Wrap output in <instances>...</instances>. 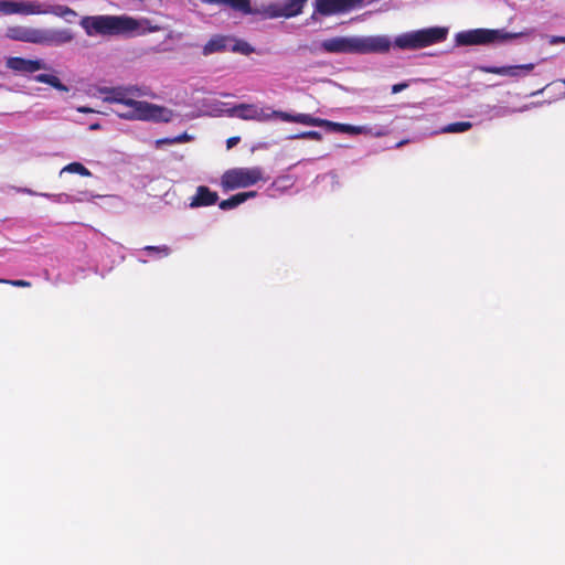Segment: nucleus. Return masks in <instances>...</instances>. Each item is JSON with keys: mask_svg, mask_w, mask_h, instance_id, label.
Masks as SVG:
<instances>
[{"mask_svg": "<svg viewBox=\"0 0 565 565\" xmlns=\"http://www.w3.org/2000/svg\"><path fill=\"white\" fill-rule=\"evenodd\" d=\"M140 95L137 87L111 88L105 100L125 106V110L117 111L118 116L125 119L169 121L171 111L164 107L150 104L148 102H139L134 99Z\"/></svg>", "mask_w": 565, "mask_h": 565, "instance_id": "obj_1", "label": "nucleus"}, {"mask_svg": "<svg viewBox=\"0 0 565 565\" xmlns=\"http://www.w3.org/2000/svg\"><path fill=\"white\" fill-rule=\"evenodd\" d=\"M391 46L392 42L385 35L337 36L321 42V49L328 53H387Z\"/></svg>", "mask_w": 565, "mask_h": 565, "instance_id": "obj_2", "label": "nucleus"}, {"mask_svg": "<svg viewBox=\"0 0 565 565\" xmlns=\"http://www.w3.org/2000/svg\"><path fill=\"white\" fill-rule=\"evenodd\" d=\"M6 36L12 41L45 46H60L74 40L70 29H43L28 25H12L6 30Z\"/></svg>", "mask_w": 565, "mask_h": 565, "instance_id": "obj_3", "label": "nucleus"}, {"mask_svg": "<svg viewBox=\"0 0 565 565\" xmlns=\"http://www.w3.org/2000/svg\"><path fill=\"white\" fill-rule=\"evenodd\" d=\"M81 25L88 36L132 34L139 29V22L127 15L84 17Z\"/></svg>", "mask_w": 565, "mask_h": 565, "instance_id": "obj_4", "label": "nucleus"}, {"mask_svg": "<svg viewBox=\"0 0 565 565\" xmlns=\"http://www.w3.org/2000/svg\"><path fill=\"white\" fill-rule=\"evenodd\" d=\"M2 15H44L53 14L60 18L76 17L72 8L64 4H46L39 0H0Z\"/></svg>", "mask_w": 565, "mask_h": 565, "instance_id": "obj_5", "label": "nucleus"}, {"mask_svg": "<svg viewBox=\"0 0 565 565\" xmlns=\"http://www.w3.org/2000/svg\"><path fill=\"white\" fill-rule=\"evenodd\" d=\"M448 29L445 26H431L402 33L394 40V45L401 50H419L444 42L447 39Z\"/></svg>", "mask_w": 565, "mask_h": 565, "instance_id": "obj_6", "label": "nucleus"}, {"mask_svg": "<svg viewBox=\"0 0 565 565\" xmlns=\"http://www.w3.org/2000/svg\"><path fill=\"white\" fill-rule=\"evenodd\" d=\"M530 32L510 33L504 30H490V29H476L470 31L459 32L456 35V41L460 45H481L492 42H504L521 36L529 35Z\"/></svg>", "mask_w": 565, "mask_h": 565, "instance_id": "obj_7", "label": "nucleus"}, {"mask_svg": "<svg viewBox=\"0 0 565 565\" xmlns=\"http://www.w3.org/2000/svg\"><path fill=\"white\" fill-rule=\"evenodd\" d=\"M264 180H266L264 171L259 167L234 168L223 173L221 178V185L223 190L230 191L239 188H247Z\"/></svg>", "mask_w": 565, "mask_h": 565, "instance_id": "obj_8", "label": "nucleus"}, {"mask_svg": "<svg viewBox=\"0 0 565 565\" xmlns=\"http://www.w3.org/2000/svg\"><path fill=\"white\" fill-rule=\"evenodd\" d=\"M363 0H316L315 13L330 17L339 13H347L361 8Z\"/></svg>", "mask_w": 565, "mask_h": 565, "instance_id": "obj_9", "label": "nucleus"}, {"mask_svg": "<svg viewBox=\"0 0 565 565\" xmlns=\"http://www.w3.org/2000/svg\"><path fill=\"white\" fill-rule=\"evenodd\" d=\"M308 0H285L269 6L270 18H291L302 12L303 6Z\"/></svg>", "mask_w": 565, "mask_h": 565, "instance_id": "obj_10", "label": "nucleus"}, {"mask_svg": "<svg viewBox=\"0 0 565 565\" xmlns=\"http://www.w3.org/2000/svg\"><path fill=\"white\" fill-rule=\"evenodd\" d=\"M535 67V64H521L508 66H479V71L487 74H495L500 76L521 77L527 75Z\"/></svg>", "mask_w": 565, "mask_h": 565, "instance_id": "obj_11", "label": "nucleus"}, {"mask_svg": "<svg viewBox=\"0 0 565 565\" xmlns=\"http://www.w3.org/2000/svg\"><path fill=\"white\" fill-rule=\"evenodd\" d=\"M6 65L11 71L21 74H32L46 68V65L41 60H29L19 56L7 58Z\"/></svg>", "mask_w": 565, "mask_h": 565, "instance_id": "obj_12", "label": "nucleus"}, {"mask_svg": "<svg viewBox=\"0 0 565 565\" xmlns=\"http://www.w3.org/2000/svg\"><path fill=\"white\" fill-rule=\"evenodd\" d=\"M232 116H235L243 120H267L269 119L268 114H265L263 109H259L255 105L239 104L234 106L230 110Z\"/></svg>", "mask_w": 565, "mask_h": 565, "instance_id": "obj_13", "label": "nucleus"}, {"mask_svg": "<svg viewBox=\"0 0 565 565\" xmlns=\"http://www.w3.org/2000/svg\"><path fill=\"white\" fill-rule=\"evenodd\" d=\"M329 125H326L332 131L344 132L349 135H372L375 137L385 136L386 132L383 130L373 131L372 128L367 126H353L349 124H340L328 120Z\"/></svg>", "mask_w": 565, "mask_h": 565, "instance_id": "obj_14", "label": "nucleus"}, {"mask_svg": "<svg viewBox=\"0 0 565 565\" xmlns=\"http://www.w3.org/2000/svg\"><path fill=\"white\" fill-rule=\"evenodd\" d=\"M218 200V195L216 192L211 191L205 185H200L196 189L195 194L192 196L190 206L191 207H200V206H211L214 205Z\"/></svg>", "mask_w": 565, "mask_h": 565, "instance_id": "obj_15", "label": "nucleus"}, {"mask_svg": "<svg viewBox=\"0 0 565 565\" xmlns=\"http://www.w3.org/2000/svg\"><path fill=\"white\" fill-rule=\"evenodd\" d=\"M230 44H232V36L214 35L205 43L202 53L205 56L214 53H222L228 51Z\"/></svg>", "mask_w": 565, "mask_h": 565, "instance_id": "obj_16", "label": "nucleus"}, {"mask_svg": "<svg viewBox=\"0 0 565 565\" xmlns=\"http://www.w3.org/2000/svg\"><path fill=\"white\" fill-rule=\"evenodd\" d=\"M207 3L226 4L244 14L252 13L250 0H205Z\"/></svg>", "mask_w": 565, "mask_h": 565, "instance_id": "obj_17", "label": "nucleus"}, {"mask_svg": "<svg viewBox=\"0 0 565 565\" xmlns=\"http://www.w3.org/2000/svg\"><path fill=\"white\" fill-rule=\"evenodd\" d=\"M33 78L35 82L47 84L60 92H68L70 90L68 87L66 85H64L57 76L52 75V74H39V75H35Z\"/></svg>", "mask_w": 565, "mask_h": 565, "instance_id": "obj_18", "label": "nucleus"}, {"mask_svg": "<svg viewBox=\"0 0 565 565\" xmlns=\"http://www.w3.org/2000/svg\"><path fill=\"white\" fill-rule=\"evenodd\" d=\"M33 78L35 82L47 84L60 92H68L70 90L68 87L66 85H64L57 76L52 75V74H39V75H35Z\"/></svg>", "mask_w": 565, "mask_h": 565, "instance_id": "obj_19", "label": "nucleus"}, {"mask_svg": "<svg viewBox=\"0 0 565 565\" xmlns=\"http://www.w3.org/2000/svg\"><path fill=\"white\" fill-rule=\"evenodd\" d=\"M295 122L315 127H326V125H329L327 119L313 117L310 114L295 115Z\"/></svg>", "mask_w": 565, "mask_h": 565, "instance_id": "obj_20", "label": "nucleus"}, {"mask_svg": "<svg viewBox=\"0 0 565 565\" xmlns=\"http://www.w3.org/2000/svg\"><path fill=\"white\" fill-rule=\"evenodd\" d=\"M232 45H228V51L234 53H241L243 55H249L254 52V47L244 40H236L232 38Z\"/></svg>", "mask_w": 565, "mask_h": 565, "instance_id": "obj_21", "label": "nucleus"}, {"mask_svg": "<svg viewBox=\"0 0 565 565\" xmlns=\"http://www.w3.org/2000/svg\"><path fill=\"white\" fill-rule=\"evenodd\" d=\"M472 127L470 121L451 122L445 126L441 131L446 134H458L468 131Z\"/></svg>", "mask_w": 565, "mask_h": 565, "instance_id": "obj_22", "label": "nucleus"}, {"mask_svg": "<svg viewBox=\"0 0 565 565\" xmlns=\"http://www.w3.org/2000/svg\"><path fill=\"white\" fill-rule=\"evenodd\" d=\"M63 172L77 173L82 177H90L92 175V172L81 162L68 163L61 170V173H63Z\"/></svg>", "mask_w": 565, "mask_h": 565, "instance_id": "obj_23", "label": "nucleus"}, {"mask_svg": "<svg viewBox=\"0 0 565 565\" xmlns=\"http://www.w3.org/2000/svg\"><path fill=\"white\" fill-rule=\"evenodd\" d=\"M241 199L242 198L238 195V193L234 194L231 198L221 201L218 207L223 211L235 209L243 203Z\"/></svg>", "mask_w": 565, "mask_h": 565, "instance_id": "obj_24", "label": "nucleus"}, {"mask_svg": "<svg viewBox=\"0 0 565 565\" xmlns=\"http://www.w3.org/2000/svg\"><path fill=\"white\" fill-rule=\"evenodd\" d=\"M143 250L149 252V253H157L161 257H167L171 253L170 247L167 245H161V246H150L149 245V246H146L143 248Z\"/></svg>", "mask_w": 565, "mask_h": 565, "instance_id": "obj_25", "label": "nucleus"}, {"mask_svg": "<svg viewBox=\"0 0 565 565\" xmlns=\"http://www.w3.org/2000/svg\"><path fill=\"white\" fill-rule=\"evenodd\" d=\"M294 138L320 141L322 139V135L319 131L309 130V131L300 132V134L296 135Z\"/></svg>", "mask_w": 565, "mask_h": 565, "instance_id": "obj_26", "label": "nucleus"}, {"mask_svg": "<svg viewBox=\"0 0 565 565\" xmlns=\"http://www.w3.org/2000/svg\"><path fill=\"white\" fill-rule=\"evenodd\" d=\"M269 118L271 117H276V118H279L280 120L282 121H287V122H295V115L292 114H289V113H286V111H281V110H274L270 115H268Z\"/></svg>", "mask_w": 565, "mask_h": 565, "instance_id": "obj_27", "label": "nucleus"}, {"mask_svg": "<svg viewBox=\"0 0 565 565\" xmlns=\"http://www.w3.org/2000/svg\"><path fill=\"white\" fill-rule=\"evenodd\" d=\"M0 284H8V285H11L14 287H23V288L31 287V282L28 280H23V279H15V280L0 279Z\"/></svg>", "mask_w": 565, "mask_h": 565, "instance_id": "obj_28", "label": "nucleus"}, {"mask_svg": "<svg viewBox=\"0 0 565 565\" xmlns=\"http://www.w3.org/2000/svg\"><path fill=\"white\" fill-rule=\"evenodd\" d=\"M192 139H193L192 136L188 135L186 132H183L177 137H173L171 141H174L175 143H181V142H189Z\"/></svg>", "mask_w": 565, "mask_h": 565, "instance_id": "obj_29", "label": "nucleus"}, {"mask_svg": "<svg viewBox=\"0 0 565 565\" xmlns=\"http://www.w3.org/2000/svg\"><path fill=\"white\" fill-rule=\"evenodd\" d=\"M408 87V84L407 83H398V84H395L392 86V93L393 94H397L404 89H406Z\"/></svg>", "mask_w": 565, "mask_h": 565, "instance_id": "obj_30", "label": "nucleus"}, {"mask_svg": "<svg viewBox=\"0 0 565 565\" xmlns=\"http://www.w3.org/2000/svg\"><path fill=\"white\" fill-rule=\"evenodd\" d=\"M239 141H241V138H239L238 136L230 137V138L226 140V147H227V149H232V148H233V147H235Z\"/></svg>", "mask_w": 565, "mask_h": 565, "instance_id": "obj_31", "label": "nucleus"}, {"mask_svg": "<svg viewBox=\"0 0 565 565\" xmlns=\"http://www.w3.org/2000/svg\"><path fill=\"white\" fill-rule=\"evenodd\" d=\"M256 194H257V192H256V191H248V192H241V193H238V195H239L241 198H243V199H241L243 203H244L245 201H247L248 199L255 198V196H256Z\"/></svg>", "mask_w": 565, "mask_h": 565, "instance_id": "obj_32", "label": "nucleus"}, {"mask_svg": "<svg viewBox=\"0 0 565 565\" xmlns=\"http://www.w3.org/2000/svg\"><path fill=\"white\" fill-rule=\"evenodd\" d=\"M550 44L565 43V36H551L548 40Z\"/></svg>", "mask_w": 565, "mask_h": 565, "instance_id": "obj_33", "label": "nucleus"}, {"mask_svg": "<svg viewBox=\"0 0 565 565\" xmlns=\"http://www.w3.org/2000/svg\"><path fill=\"white\" fill-rule=\"evenodd\" d=\"M172 138H162V139H159L157 140V146H161V145H172V143H175L174 141H171Z\"/></svg>", "mask_w": 565, "mask_h": 565, "instance_id": "obj_34", "label": "nucleus"}, {"mask_svg": "<svg viewBox=\"0 0 565 565\" xmlns=\"http://www.w3.org/2000/svg\"><path fill=\"white\" fill-rule=\"evenodd\" d=\"M77 110H78L79 113H84V114H86V113H92V111H93V110H92L90 108H88V107H78V108H77Z\"/></svg>", "mask_w": 565, "mask_h": 565, "instance_id": "obj_35", "label": "nucleus"}, {"mask_svg": "<svg viewBox=\"0 0 565 565\" xmlns=\"http://www.w3.org/2000/svg\"><path fill=\"white\" fill-rule=\"evenodd\" d=\"M408 142V140H402V141H398L396 145H395V148H401L402 146L406 145Z\"/></svg>", "mask_w": 565, "mask_h": 565, "instance_id": "obj_36", "label": "nucleus"}, {"mask_svg": "<svg viewBox=\"0 0 565 565\" xmlns=\"http://www.w3.org/2000/svg\"><path fill=\"white\" fill-rule=\"evenodd\" d=\"M97 128H99L98 124H94V125L90 126V129H97Z\"/></svg>", "mask_w": 565, "mask_h": 565, "instance_id": "obj_37", "label": "nucleus"}]
</instances>
